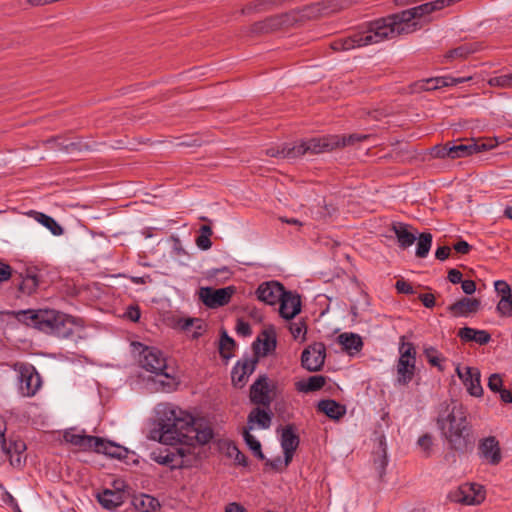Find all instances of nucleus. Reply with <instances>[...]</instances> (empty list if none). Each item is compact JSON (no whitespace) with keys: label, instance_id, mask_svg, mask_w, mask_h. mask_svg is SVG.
<instances>
[{"label":"nucleus","instance_id":"f257e3e1","mask_svg":"<svg viewBox=\"0 0 512 512\" xmlns=\"http://www.w3.org/2000/svg\"><path fill=\"white\" fill-rule=\"evenodd\" d=\"M157 427L151 431V438L165 445L182 443L185 429H190L192 416L180 408L160 403L156 407Z\"/></svg>","mask_w":512,"mask_h":512},{"label":"nucleus","instance_id":"f03ea898","mask_svg":"<svg viewBox=\"0 0 512 512\" xmlns=\"http://www.w3.org/2000/svg\"><path fill=\"white\" fill-rule=\"evenodd\" d=\"M437 423L444 437L455 450H464L469 444V425L466 411L456 401L442 404Z\"/></svg>","mask_w":512,"mask_h":512},{"label":"nucleus","instance_id":"7ed1b4c3","mask_svg":"<svg viewBox=\"0 0 512 512\" xmlns=\"http://www.w3.org/2000/svg\"><path fill=\"white\" fill-rule=\"evenodd\" d=\"M24 316L29 315L35 327L45 333L55 334L58 337H68L72 334V318L55 310H28L23 311Z\"/></svg>","mask_w":512,"mask_h":512},{"label":"nucleus","instance_id":"20e7f679","mask_svg":"<svg viewBox=\"0 0 512 512\" xmlns=\"http://www.w3.org/2000/svg\"><path fill=\"white\" fill-rule=\"evenodd\" d=\"M139 363L146 371L165 376L169 379L170 381L167 383L162 382L164 386L168 387V391L176 387L177 382L167 365V359L159 349L155 347H145L140 353Z\"/></svg>","mask_w":512,"mask_h":512},{"label":"nucleus","instance_id":"39448f33","mask_svg":"<svg viewBox=\"0 0 512 512\" xmlns=\"http://www.w3.org/2000/svg\"><path fill=\"white\" fill-rule=\"evenodd\" d=\"M364 2L365 0H323L296 11L299 12L298 17L300 22L304 19L329 16Z\"/></svg>","mask_w":512,"mask_h":512},{"label":"nucleus","instance_id":"423d86ee","mask_svg":"<svg viewBox=\"0 0 512 512\" xmlns=\"http://www.w3.org/2000/svg\"><path fill=\"white\" fill-rule=\"evenodd\" d=\"M400 357L397 362V383L407 385L414 377L416 368V349L410 342H405V337L400 338Z\"/></svg>","mask_w":512,"mask_h":512},{"label":"nucleus","instance_id":"0eeeda50","mask_svg":"<svg viewBox=\"0 0 512 512\" xmlns=\"http://www.w3.org/2000/svg\"><path fill=\"white\" fill-rule=\"evenodd\" d=\"M14 370L18 373L19 392L24 397L34 396L42 386V380L32 364L15 363Z\"/></svg>","mask_w":512,"mask_h":512},{"label":"nucleus","instance_id":"6e6552de","mask_svg":"<svg viewBox=\"0 0 512 512\" xmlns=\"http://www.w3.org/2000/svg\"><path fill=\"white\" fill-rule=\"evenodd\" d=\"M152 459L162 465H169L171 468H182L192 464V448L190 445L180 444L179 447L166 450L163 454L160 452L151 454Z\"/></svg>","mask_w":512,"mask_h":512},{"label":"nucleus","instance_id":"1a4fd4ad","mask_svg":"<svg viewBox=\"0 0 512 512\" xmlns=\"http://www.w3.org/2000/svg\"><path fill=\"white\" fill-rule=\"evenodd\" d=\"M298 14L299 12L293 10L280 15L271 16L255 23L252 26V32L255 34L270 33L291 27L299 22Z\"/></svg>","mask_w":512,"mask_h":512},{"label":"nucleus","instance_id":"9d476101","mask_svg":"<svg viewBox=\"0 0 512 512\" xmlns=\"http://www.w3.org/2000/svg\"><path fill=\"white\" fill-rule=\"evenodd\" d=\"M496 139L485 138L477 141L470 140L467 143H451L452 159L464 158L476 153L491 150L497 146Z\"/></svg>","mask_w":512,"mask_h":512},{"label":"nucleus","instance_id":"9b49d317","mask_svg":"<svg viewBox=\"0 0 512 512\" xmlns=\"http://www.w3.org/2000/svg\"><path fill=\"white\" fill-rule=\"evenodd\" d=\"M234 293V286H227L219 289L202 287L199 290V298L207 307L218 308L228 304Z\"/></svg>","mask_w":512,"mask_h":512},{"label":"nucleus","instance_id":"f8f14e48","mask_svg":"<svg viewBox=\"0 0 512 512\" xmlns=\"http://www.w3.org/2000/svg\"><path fill=\"white\" fill-rule=\"evenodd\" d=\"M326 348L323 343L308 346L301 356L302 366L308 371H319L324 365Z\"/></svg>","mask_w":512,"mask_h":512},{"label":"nucleus","instance_id":"ddd939ff","mask_svg":"<svg viewBox=\"0 0 512 512\" xmlns=\"http://www.w3.org/2000/svg\"><path fill=\"white\" fill-rule=\"evenodd\" d=\"M26 449H27V447L23 440L9 439V440H7L6 444L3 446V448L0 452L1 453L0 458L3 460L9 459L10 464L13 467L19 468L24 464V462L26 460V455H25Z\"/></svg>","mask_w":512,"mask_h":512},{"label":"nucleus","instance_id":"4468645a","mask_svg":"<svg viewBox=\"0 0 512 512\" xmlns=\"http://www.w3.org/2000/svg\"><path fill=\"white\" fill-rule=\"evenodd\" d=\"M271 386L266 376H260L250 387L252 403L268 408L273 401Z\"/></svg>","mask_w":512,"mask_h":512},{"label":"nucleus","instance_id":"2eb2a0df","mask_svg":"<svg viewBox=\"0 0 512 512\" xmlns=\"http://www.w3.org/2000/svg\"><path fill=\"white\" fill-rule=\"evenodd\" d=\"M190 429H185L184 435H183V441L181 444L183 445H190L192 448V461L195 460V447L193 445V442H197L199 444H206L208 443L212 437L213 432L210 427H204L203 429H199L194 424V419L192 418V424H189Z\"/></svg>","mask_w":512,"mask_h":512},{"label":"nucleus","instance_id":"dca6fc26","mask_svg":"<svg viewBox=\"0 0 512 512\" xmlns=\"http://www.w3.org/2000/svg\"><path fill=\"white\" fill-rule=\"evenodd\" d=\"M478 450L480 457L490 465H498L502 460L499 441L494 436L481 440Z\"/></svg>","mask_w":512,"mask_h":512},{"label":"nucleus","instance_id":"f3484780","mask_svg":"<svg viewBox=\"0 0 512 512\" xmlns=\"http://www.w3.org/2000/svg\"><path fill=\"white\" fill-rule=\"evenodd\" d=\"M456 372L470 395L474 397L482 396L483 388L480 382V372L477 368L465 367L464 370H462L458 366Z\"/></svg>","mask_w":512,"mask_h":512},{"label":"nucleus","instance_id":"a211bd4d","mask_svg":"<svg viewBox=\"0 0 512 512\" xmlns=\"http://www.w3.org/2000/svg\"><path fill=\"white\" fill-rule=\"evenodd\" d=\"M285 293L284 287L276 281L264 282L256 290L258 299L269 305L279 302Z\"/></svg>","mask_w":512,"mask_h":512},{"label":"nucleus","instance_id":"6ab92c4d","mask_svg":"<svg viewBox=\"0 0 512 512\" xmlns=\"http://www.w3.org/2000/svg\"><path fill=\"white\" fill-rule=\"evenodd\" d=\"M299 445V436L296 434L292 425H287L282 428L281 432V447L284 452V466L287 467L292 459L295 450Z\"/></svg>","mask_w":512,"mask_h":512},{"label":"nucleus","instance_id":"aec40b11","mask_svg":"<svg viewBox=\"0 0 512 512\" xmlns=\"http://www.w3.org/2000/svg\"><path fill=\"white\" fill-rule=\"evenodd\" d=\"M481 307V301L476 298L463 297L450 306L447 310L454 317H468L469 315L476 314Z\"/></svg>","mask_w":512,"mask_h":512},{"label":"nucleus","instance_id":"412c9836","mask_svg":"<svg viewBox=\"0 0 512 512\" xmlns=\"http://www.w3.org/2000/svg\"><path fill=\"white\" fill-rule=\"evenodd\" d=\"M256 358H246L238 361L232 370V382L237 387H243L249 375H251L256 367Z\"/></svg>","mask_w":512,"mask_h":512},{"label":"nucleus","instance_id":"4be33fe9","mask_svg":"<svg viewBox=\"0 0 512 512\" xmlns=\"http://www.w3.org/2000/svg\"><path fill=\"white\" fill-rule=\"evenodd\" d=\"M279 302L280 316L286 320L293 319L301 311V300L297 294L286 292Z\"/></svg>","mask_w":512,"mask_h":512},{"label":"nucleus","instance_id":"5701e85b","mask_svg":"<svg viewBox=\"0 0 512 512\" xmlns=\"http://www.w3.org/2000/svg\"><path fill=\"white\" fill-rule=\"evenodd\" d=\"M337 141L338 139L333 135L311 138L305 141V148L307 149V153L310 154L329 152L337 149Z\"/></svg>","mask_w":512,"mask_h":512},{"label":"nucleus","instance_id":"b1692460","mask_svg":"<svg viewBox=\"0 0 512 512\" xmlns=\"http://www.w3.org/2000/svg\"><path fill=\"white\" fill-rule=\"evenodd\" d=\"M63 439L65 442L79 447L83 451H94L95 445L98 442V437L76 433L73 429L65 431Z\"/></svg>","mask_w":512,"mask_h":512},{"label":"nucleus","instance_id":"393cba45","mask_svg":"<svg viewBox=\"0 0 512 512\" xmlns=\"http://www.w3.org/2000/svg\"><path fill=\"white\" fill-rule=\"evenodd\" d=\"M50 149L74 153L86 149L88 146L81 140L71 141L62 136L52 137L44 142Z\"/></svg>","mask_w":512,"mask_h":512},{"label":"nucleus","instance_id":"a878e982","mask_svg":"<svg viewBox=\"0 0 512 512\" xmlns=\"http://www.w3.org/2000/svg\"><path fill=\"white\" fill-rule=\"evenodd\" d=\"M272 422V414L260 407L251 410L247 417V427L253 430L255 427L268 429Z\"/></svg>","mask_w":512,"mask_h":512},{"label":"nucleus","instance_id":"bb28decb","mask_svg":"<svg viewBox=\"0 0 512 512\" xmlns=\"http://www.w3.org/2000/svg\"><path fill=\"white\" fill-rule=\"evenodd\" d=\"M97 498L103 508L114 510L124 503L125 494L119 488L116 490L106 489L99 493Z\"/></svg>","mask_w":512,"mask_h":512},{"label":"nucleus","instance_id":"cd10ccee","mask_svg":"<svg viewBox=\"0 0 512 512\" xmlns=\"http://www.w3.org/2000/svg\"><path fill=\"white\" fill-rule=\"evenodd\" d=\"M94 451L117 459L125 458L128 454V450L125 447L111 441L104 440L100 437H98V442L97 445H95Z\"/></svg>","mask_w":512,"mask_h":512},{"label":"nucleus","instance_id":"c85d7f7f","mask_svg":"<svg viewBox=\"0 0 512 512\" xmlns=\"http://www.w3.org/2000/svg\"><path fill=\"white\" fill-rule=\"evenodd\" d=\"M470 79H471L470 77H467V78H454V77H449V76L435 77V78H430V79L423 81L421 88L426 91H431V90H436V89H439L442 87L457 85L459 83H463Z\"/></svg>","mask_w":512,"mask_h":512},{"label":"nucleus","instance_id":"c756f323","mask_svg":"<svg viewBox=\"0 0 512 512\" xmlns=\"http://www.w3.org/2000/svg\"><path fill=\"white\" fill-rule=\"evenodd\" d=\"M337 341L342 345L343 350L350 355L358 353L363 347L362 338L354 333H342L337 337Z\"/></svg>","mask_w":512,"mask_h":512},{"label":"nucleus","instance_id":"7c9ffc66","mask_svg":"<svg viewBox=\"0 0 512 512\" xmlns=\"http://www.w3.org/2000/svg\"><path fill=\"white\" fill-rule=\"evenodd\" d=\"M317 407L320 412L334 420L340 419L346 413L345 406L332 399L321 400Z\"/></svg>","mask_w":512,"mask_h":512},{"label":"nucleus","instance_id":"2f4dec72","mask_svg":"<svg viewBox=\"0 0 512 512\" xmlns=\"http://www.w3.org/2000/svg\"><path fill=\"white\" fill-rule=\"evenodd\" d=\"M276 348V338L273 333L263 331L254 343V349L257 354L266 356Z\"/></svg>","mask_w":512,"mask_h":512},{"label":"nucleus","instance_id":"473e14b6","mask_svg":"<svg viewBox=\"0 0 512 512\" xmlns=\"http://www.w3.org/2000/svg\"><path fill=\"white\" fill-rule=\"evenodd\" d=\"M409 226L403 223L393 225V231L397 237L399 246L406 249L410 247L417 239L416 234L409 231Z\"/></svg>","mask_w":512,"mask_h":512},{"label":"nucleus","instance_id":"72a5a7b5","mask_svg":"<svg viewBox=\"0 0 512 512\" xmlns=\"http://www.w3.org/2000/svg\"><path fill=\"white\" fill-rule=\"evenodd\" d=\"M29 216H32L37 222L45 226L55 236L63 234V228L55 221L54 218L37 211H30Z\"/></svg>","mask_w":512,"mask_h":512},{"label":"nucleus","instance_id":"f704fd0d","mask_svg":"<svg viewBox=\"0 0 512 512\" xmlns=\"http://www.w3.org/2000/svg\"><path fill=\"white\" fill-rule=\"evenodd\" d=\"M481 487L475 484H466L460 488L463 496L459 499L466 504H477L480 503L484 496L480 491Z\"/></svg>","mask_w":512,"mask_h":512},{"label":"nucleus","instance_id":"c9c22d12","mask_svg":"<svg viewBox=\"0 0 512 512\" xmlns=\"http://www.w3.org/2000/svg\"><path fill=\"white\" fill-rule=\"evenodd\" d=\"M479 45L477 43H464L454 49L448 51L445 55L447 61L453 59H464L469 55L478 51Z\"/></svg>","mask_w":512,"mask_h":512},{"label":"nucleus","instance_id":"e433bc0d","mask_svg":"<svg viewBox=\"0 0 512 512\" xmlns=\"http://www.w3.org/2000/svg\"><path fill=\"white\" fill-rule=\"evenodd\" d=\"M179 326L184 331H192L193 338H198L203 334V332L206 330V323L199 318H187L184 320H180Z\"/></svg>","mask_w":512,"mask_h":512},{"label":"nucleus","instance_id":"4c0bfd02","mask_svg":"<svg viewBox=\"0 0 512 512\" xmlns=\"http://www.w3.org/2000/svg\"><path fill=\"white\" fill-rule=\"evenodd\" d=\"M133 505L138 512H152L159 507V502L150 495L142 494L134 497Z\"/></svg>","mask_w":512,"mask_h":512},{"label":"nucleus","instance_id":"58836bf2","mask_svg":"<svg viewBox=\"0 0 512 512\" xmlns=\"http://www.w3.org/2000/svg\"><path fill=\"white\" fill-rule=\"evenodd\" d=\"M326 383V378L322 375L309 377L306 381H300L296 388L300 392H312L321 389Z\"/></svg>","mask_w":512,"mask_h":512},{"label":"nucleus","instance_id":"ea45409f","mask_svg":"<svg viewBox=\"0 0 512 512\" xmlns=\"http://www.w3.org/2000/svg\"><path fill=\"white\" fill-rule=\"evenodd\" d=\"M388 460H387V452H386V446L383 442V440H380L379 449L376 452L374 459H373V466L376 470L379 478H382L386 471Z\"/></svg>","mask_w":512,"mask_h":512},{"label":"nucleus","instance_id":"a19ab883","mask_svg":"<svg viewBox=\"0 0 512 512\" xmlns=\"http://www.w3.org/2000/svg\"><path fill=\"white\" fill-rule=\"evenodd\" d=\"M416 256L425 258L432 245V234L428 232L421 233L417 238Z\"/></svg>","mask_w":512,"mask_h":512},{"label":"nucleus","instance_id":"79ce46f5","mask_svg":"<svg viewBox=\"0 0 512 512\" xmlns=\"http://www.w3.org/2000/svg\"><path fill=\"white\" fill-rule=\"evenodd\" d=\"M251 429L244 428L243 429V438L247 446L251 449V451L254 453V455L260 459L263 460L264 454L261 450V443L250 433Z\"/></svg>","mask_w":512,"mask_h":512},{"label":"nucleus","instance_id":"37998d69","mask_svg":"<svg viewBox=\"0 0 512 512\" xmlns=\"http://www.w3.org/2000/svg\"><path fill=\"white\" fill-rule=\"evenodd\" d=\"M39 280L35 274H26L19 284V290L27 295L34 293L38 287Z\"/></svg>","mask_w":512,"mask_h":512},{"label":"nucleus","instance_id":"c03bdc74","mask_svg":"<svg viewBox=\"0 0 512 512\" xmlns=\"http://www.w3.org/2000/svg\"><path fill=\"white\" fill-rule=\"evenodd\" d=\"M338 139L337 148L354 145L370 138L368 134L335 135Z\"/></svg>","mask_w":512,"mask_h":512},{"label":"nucleus","instance_id":"a18cd8bd","mask_svg":"<svg viewBox=\"0 0 512 512\" xmlns=\"http://www.w3.org/2000/svg\"><path fill=\"white\" fill-rule=\"evenodd\" d=\"M235 347V341L223 331L220 339L219 351L223 358H230Z\"/></svg>","mask_w":512,"mask_h":512},{"label":"nucleus","instance_id":"49530a36","mask_svg":"<svg viewBox=\"0 0 512 512\" xmlns=\"http://www.w3.org/2000/svg\"><path fill=\"white\" fill-rule=\"evenodd\" d=\"M305 141H301L298 144L290 145L285 143V152L286 158L288 159H296L307 154V149Z\"/></svg>","mask_w":512,"mask_h":512},{"label":"nucleus","instance_id":"de8ad7c7","mask_svg":"<svg viewBox=\"0 0 512 512\" xmlns=\"http://www.w3.org/2000/svg\"><path fill=\"white\" fill-rule=\"evenodd\" d=\"M226 453L230 458H233L238 465L247 466L246 456L232 443L227 445Z\"/></svg>","mask_w":512,"mask_h":512},{"label":"nucleus","instance_id":"09e8293b","mask_svg":"<svg viewBox=\"0 0 512 512\" xmlns=\"http://www.w3.org/2000/svg\"><path fill=\"white\" fill-rule=\"evenodd\" d=\"M424 354L427 358V361L432 365L437 367L440 371H443V367L441 366V362L443 358L441 354L434 347H428L424 349Z\"/></svg>","mask_w":512,"mask_h":512},{"label":"nucleus","instance_id":"8fccbe9b","mask_svg":"<svg viewBox=\"0 0 512 512\" xmlns=\"http://www.w3.org/2000/svg\"><path fill=\"white\" fill-rule=\"evenodd\" d=\"M497 312L503 317H511L512 316V295L509 297H501L499 300L497 307Z\"/></svg>","mask_w":512,"mask_h":512},{"label":"nucleus","instance_id":"3c124183","mask_svg":"<svg viewBox=\"0 0 512 512\" xmlns=\"http://www.w3.org/2000/svg\"><path fill=\"white\" fill-rule=\"evenodd\" d=\"M489 84L491 86L510 88L512 87V73L493 77L489 80Z\"/></svg>","mask_w":512,"mask_h":512},{"label":"nucleus","instance_id":"603ef678","mask_svg":"<svg viewBox=\"0 0 512 512\" xmlns=\"http://www.w3.org/2000/svg\"><path fill=\"white\" fill-rule=\"evenodd\" d=\"M289 330L294 339H298L300 337L304 338L306 333V325L302 321L297 323H290Z\"/></svg>","mask_w":512,"mask_h":512},{"label":"nucleus","instance_id":"864d4df0","mask_svg":"<svg viewBox=\"0 0 512 512\" xmlns=\"http://www.w3.org/2000/svg\"><path fill=\"white\" fill-rule=\"evenodd\" d=\"M494 288L501 297H509L512 295L510 285L504 280L495 281Z\"/></svg>","mask_w":512,"mask_h":512},{"label":"nucleus","instance_id":"5fc2aeb1","mask_svg":"<svg viewBox=\"0 0 512 512\" xmlns=\"http://www.w3.org/2000/svg\"><path fill=\"white\" fill-rule=\"evenodd\" d=\"M433 155L438 158H446L447 157V158L452 159L451 143L449 142L442 146H435L433 148Z\"/></svg>","mask_w":512,"mask_h":512},{"label":"nucleus","instance_id":"6e6d98bb","mask_svg":"<svg viewBox=\"0 0 512 512\" xmlns=\"http://www.w3.org/2000/svg\"><path fill=\"white\" fill-rule=\"evenodd\" d=\"M503 380L499 374H492L488 379V387L493 392H499L502 389Z\"/></svg>","mask_w":512,"mask_h":512},{"label":"nucleus","instance_id":"4d7b16f0","mask_svg":"<svg viewBox=\"0 0 512 512\" xmlns=\"http://www.w3.org/2000/svg\"><path fill=\"white\" fill-rule=\"evenodd\" d=\"M266 155L270 157L286 158L285 144L268 148L266 150Z\"/></svg>","mask_w":512,"mask_h":512},{"label":"nucleus","instance_id":"13d9d810","mask_svg":"<svg viewBox=\"0 0 512 512\" xmlns=\"http://www.w3.org/2000/svg\"><path fill=\"white\" fill-rule=\"evenodd\" d=\"M417 443L424 452L429 454L433 444L432 436L430 434H424L418 439Z\"/></svg>","mask_w":512,"mask_h":512},{"label":"nucleus","instance_id":"bf43d9fd","mask_svg":"<svg viewBox=\"0 0 512 512\" xmlns=\"http://www.w3.org/2000/svg\"><path fill=\"white\" fill-rule=\"evenodd\" d=\"M12 276L10 265L0 261V283L8 281Z\"/></svg>","mask_w":512,"mask_h":512},{"label":"nucleus","instance_id":"052dcab7","mask_svg":"<svg viewBox=\"0 0 512 512\" xmlns=\"http://www.w3.org/2000/svg\"><path fill=\"white\" fill-rule=\"evenodd\" d=\"M458 336H459L463 341H474V338H475V329H474V328H470V327H464V328H461V329L458 331Z\"/></svg>","mask_w":512,"mask_h":512},{"label":"nucleus","instance_id":"680f3d73","mask_svg":"<svg viewBox=\"0 0 512 512\" xmlns=\"http://www.w3.org/2000/svg\"><path fill=\"white\" fill-rule=\"evenodd\" d=\"M236 331L239 335H242L244 337L249 336L252 332L250 324L243 320L237 321Z\"/></svg>","mask_w":512,"mask_h":512},{"label":"nucleus","instance_id":"e2e57ef3","mask_svg":"<svg viewBox=\"0 0 512 512\" xmlns=\"http://www.w3.org/2000/svg\"><path fill=\"white\" fill-rule=\"evenodd\" d=\"M395 287L399 293L403 294H413L414 290L410 283L405 280H398L395 284Z\"/></svg>","mask_w":512,"mask_h":512},{"label":"nucleus","instance_id":"0e129e2a","mask_svg":"<svg viewBox=\"0 0 512 512\" xmlns=\"http://www.w3.org/2000/svg\"><path fill=\"white\" fill-rule=\"evenodd\" d=\"M491 339V336L485 330H477L475 329V338L474 341L480 345H484L488 343Z\"/></svg>","mask_w":512,"mask_h":512},{"label":"nucleus","instance_id":"69168bd1","mask_svg":"<svg viewBox=\"0 0 512 512\" xmlns=\"http://www.w3.org/2000/svg\"><path fill=\"white\" fill-rule=\"evenodd\" d=\"M471 245L464 241V240H460L459 242H457L456 244L453 245V249L459 253V254H462V255H466L470 252L471 250Z\"/></svg>","mask_w":512,"mask_h":512},{"label":"nucleus","instance_id":"338daca9","mask_svg":"<svg viewBox=\"0 0 512 512\" xmlns=\"http://www.w3.org/2000/svg\"><path fill=\"white\" fill-rule=\"evenodd\" d=\"M196 245L202 250H208L211 248L212 242L210 240V237L206 235H199L196 238Z\"/></svg>","mask_w":512,"mask_h":512},{"label":"nucleus","instance_id":"774afa93","mask_svg":"<svg viewBox=\"0 0 512 512\" xmlns=\"http://www.w3.org/2000/svg\"><path fill=\"white\" fill-rule=\"evenodd\" d=\"M461 288L467 295H471L476 291V283L473 280H462Z\"/></svg>","mask_w":512,"mask_h":512}]
</instances>
